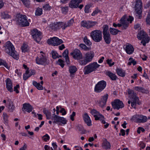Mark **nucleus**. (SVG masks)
<instances>
[{
	"instance_id": "nucleus-58",
	"label": "nucleus",
	"mask_w": 150,
	"mask_h": 150,
	"mask_svg": "<svg viewBox=\"0 0 150 150\" xmlns=\"http://www.w3.org/2000/svg\"><path fill=\"white\" fill-rule=\"evenodd\" d=\"M59 63L58 64L60 65L62 68H63L64 66V61L60 59H59L58 60Z\"/></svg>"
},
{
	"instance_id": "nucleus-54",
	"label": "nucleus",
	"mask_w": 150,
	"mask_h": 150,
	"mask_svg": "<svg viewBox=\"0 0 150 150\" xmlns=\"http://www.w3.org/2000/svg\"><path fill=\"white\" fill-rule=\"evenodd\" d=\"M146 22L147 25H150V15L149 13L146 19Z\"/></svg>"
},
{
	"instance_id": "nucleus-52",
	"label": "nucleus",
	"mask_w": 150,
	"mask_h": 150,
	"mask_svg": "<svg viewBox=\"0 0 150 150\" xmlns=\"http://www.w3.org/2000/svg\"><path fill=\"white\" fill-rule=\"evenodd\" d=\"M43 8L45 10H50L51 9V7L48 4H47L43 6Z\"/></svg>"
},
{
	"instance_id": "nucleus-30",
	"label": "nucleus",
	"mask_w": 150,
	"mask_h": 150,
	"mask_svg": "<svg viewBox=\"0 0 150 150\" xmlns=\"http://www.w3.org/2000/svg\"><path fill=\"white\" fill-rule=\"evenodd\" d=\"M106 74L112 80H115L117 79V77L116 76L115 74L112 73L110 71L107 72Z\"/></svg>"
},
{
	"instance_id": "nucleus-23",
	"label": "nucleus",
	"mask_w": 150,
	"mask_h": 150,
	"mask_svg": "<svg viewBox=\"0 0 150 150\" xmlns=\"http://www.w3.org/2000/svg\"><path fill=\"white\" fill-rule=\"evenodd\" d=\"M6 86L8 91L10 92H13V88L12 83L11 80L8 78L6 80Z\"/></svg>"
},
{
	"instance_id": "nucleus-61",
	"label": "nucleus",
	"mask_w": 150,
	"mask_h": 150,
	"mask_svg": "<svg viewBox=\"0 0 150 150\" xmlns=\"http://www.w3.org/2000/svg\"><path fill=\"white\" fill-rule=\"evenodd\" d=\"M60 112L62 113L63 115H65L66 114V111L64 108H62L60 111Z\"/></svg>"
},
{
	"instance_id": "nucleus-46",
	"label": "nucleus",
	"mask_w": 150,
	"mask_h": 150,
	"mask_svg": "<svg viewBox=\"0 0 150 150\" xmlns=\"http://www.w3.org/2000/svg\"><path fill=\"white\" fill-rule=\"evenodd\" d=\"M1 65L4 66L7 69L8 68L7 64L6 62L2 59H0V66Z\"/></svg>"
},
{
	"instance_id": "nucleus-24",
	"label": "nucleus",
	"mask_w": 150,
	"mask_h": 150,
	"mask_svg": "<svg viewBox=\"0 0 150 150\" xmlns=\"http://www.w3.org/2000/svg\"><path fill=\"white\" fill-rule=\"evenodd\" d=\"M23 109L28 112L32 111L33 110L32 106L29 103H24L23 105Z\"/></svg>"
},
{
	"instance_id": "nucleus-47",
	"label": "nucleus",
	"mask_w": 150,
	"mask_h": 150,
	"mask_svg": "<svg viewBox=\"0 0 150 150\" xmlns=\"http://www.w3.org/2000/svg\"><path fill=\"white\" fill-rule=\"evenodd\" d=\"M129 62L128 63V64L130 65L132 64L134 65H135L136 64V62L133 60L132 58L130 57L129 59Z\"/></svg>"
},
{
	"instance_id": "nucleus-1",
	"label": "nucleus",
	"mask_w": 150,
	"mask_h": 150,
	"mask_svg": "<svg viewBox=\"0 0 150 150\" xmlns=\"http://www.w3.org/2000/svg\"><path fill=\"white\" fill-rule=\"evenodd\" d=\"M5 47V52L6 53L15 59H18L19 57V54L15 50L14 47L10 42L9 41L6 42Z\"/></svg>"
},
{
	"instance_id": "nucleus-4",
	"label": "nucleus",
	"mask_w": 150,
	"mask_h": 150,
	"mask_svg": "<svg viewBox=\"0 0 150 150\" xmlns=\"http://www.w3.org/2000/svg\"><path fill=\"white\" fill-rule=\"evenodd\" d=\"M128 93L131 100V101L129 100L128 101V103L129 104H130L131 101L132 106L133 108H135L137 103L139 104L138 102L139 99L138 97L136 96V93L134 92L132 90L130 89L128 90Z\"/></svg>"
},
{
	"instance_id": "nucleus-17",
	"label": "nucleus",
	"mask_w": 150,
	"mask_h": 150,
	"mask_svg": "<svg viewBox=\"0 0 150 150\" xmlns=\"http://www.w3.org/2000/svg\"><path fill=\"white\" fill-rule=\"evenodd\" d=\"M91 114L93 116L96 120H102L104 119V117L99 112L95 109L92 110L90 112Z\"/></svg>"
},
{
	"instance_id": "nucleus-11",
	"label": "nucleus",
	"mask_w": 150,
	"mask_h": 150,
	"mask_svg": "<svg viewBox=\"0 0 150 150\" xmlns=\"http://www.w3.org/2000/svg\"><path fill=\"white\" fill-rule=\"evenodd\" d=\"M112 105L114 109L119 110L124 107V105L122 102L119 99L115 100L113 102H112Z\"/></svg>"
},
{
	"instance_id": "nucleus-42",
	"label": "nucleus",
	"mask_w": 150,
	"mask_h": 150,
	"mask_svg": "<svg viewBox=\"0 0 150 150\" xmlns=\"http://www.w3.org/2000/svg\"><path fill=\"white\" fill-rule=\"evenodd\" d=\"M77 129L82 134L85 133V130L83 126L81 125H79L77 126Z\"/></svg>"
},
{
	"instance_id": "nucleus-6",
	"label": "nucleus",
	"mask_w": 150,
	"mask_h": 150,
	"mask_svg": "<svg viewBox=\"0 0 150 150\" xmlns=\"http://www.w3.org/2000/svg\"><path fill=\"white\" fill-rule=\"evenodd\" d=\"M137 38L142 40L141 43L144 46H145L146 43H148L149 40V37L147 34L144 30L141 31L137 35Z\"/></svg>"
},
{
	"instance_id": "nucleus-59",
	"label": "nucleus",
	"mask_w": 150,
	"mask_h": 150,
	"mask_svg": "<svg viewBox=\"0 0 150 150\" xmlns=\"http://www.w3.org/2000/svg\"><path fill=\"white\" fill-rule=\"evenodd\" d=\"M51 112L49 111L47 113V114L46 115L47 119L49 120L50 119H51Z\"/></svg>"
},
{
	"instance_id": "nucleus-3",
	"label": "nucleus",
	"mask_w": 150,
	"mask_h": 150,
	"mask_svg": "<svg viewBox=\"0 0 150 150\" xmlns=\"http://www.w3.org/2000/svg\"><path fill=\"white\" fill-rule=\"evenodd\" d=\"M100 66V65L98 64L96 62H93L89 64L84 68L83 72L84 74H88L93 71H95Z\"/></svg>"
},
{
	"instance_id": "nucleus-15",
	"label": "nucleus",
	"mask_w": 150,
	"mask_h": 150,
	"mask_svg": "<svg viewBox=\"0 0 150 150\" xmlns=\"http://www.w3.org/2000/svg\"><path fill=\"white\" fill-rule=\"evenodd\" d=\"M31 32V35L33 38L36 39V36H38V39L36 40L37 42H40L42 38L41 32L36 29H34Z\"/></svg>"
},
{
	"instance_id": "nucleus-28",
	"label": "nucleus",
	"mask_w": 150,
	"mask_h": 150,
	"mask_svg": "<svg viewBox=\"0 0 150 150\" xmlns=\"http://www.w3.org/2000/svg\"><path fill=\"white\" fill-rule=\"evenodd\" d=\"M103 38L105 43L107 44L110 43L111 41V38L110 34L103 35Z\"/></svg>"
},
{
	"instance_id": "nucleus-57",
	"label": "nucleus",
	"mask_w": 150,
	"mask_h": 150,
	"mask_svg": "<svg viewBox=\"0 0 150 150\" xmlns=\"http://www.w3.org/2000/svg\"><path fill=\"white\" fill-rule=\"evenodd\" d=\"M52 57L54 59H56L57 57V53L55 52L52 51L51 52Z\"/></svg>"
},
{
	"instance_id": "nucleus-60",
	"label": "nucleus",
	"mask_w": 150,
	"mask_h": 150,
	"mask_svg": "<svg viewBox=\"0 0 150 150\" xmlns=\"http://www.w3.org/2000/svg\"><path fill=\"white\" fill-rule=\"evenodd\" d=\"M106 62L110 66H111L114 64V62H113L111 63L112 62L111 59H108L106 60Z\"/></svg>"
},
{
	"instance_id": "nucleus-31",
	"label": "nucleus",
	"mask_w": 150,
	"mask_h": 150,
	"mask_svg": "<svg viewBox=\"0 0 150 150\" xmlns=\"http://www.w3.org/2000/svg\"><path fill=\"white\" fill-rule=\"evenodd\" d=\"M116 72L118 75L122 77H124L125 76V71L121 69L117 68L116 70Z\"/></svg>"
},
{
	"instance_id": "nucleus-36",
	"label": "nucleus",
	"mask_w": 150,
	"mask_h": 150,
	"mask_svg": "<svg viewBox=\"0 0 150 150\" xmlns=\"http://www.w3.org/2000/svg\"><path fill=\"white\" fill-rule=\"evenodd\" d=\"M1 16L2 18L5 19L10 18V16L5 12H1Z\"/></svg>"
},
{
	"instance_id": "nucleus-19",
	"label": "nucleus",
	"mask_w": 150,
	"mask_h": 150,
	"mask_svg": "<svg viewBox=\"0 0 150 150\" xmlns=\"http://www.w3.org/2000/svg\"><path fill=\"white\" fill-rule=\"evenodd\" d=\"M108 96V94H106L102 96L100 100L98 101V104L100 106L103 108L105 105Z\"/></svg>"
},
{
	"instance_id": "nucleus-41",
	"label": "nucleus",
	"mask_w": 150,
	"mask_h": 150,
	"mask_svg": "<svg viewBox=\"0 0 150 150\" xmlns=\"http://www.w3.org/2000/svg\"><path fill=\"white\" fill-rule=\"evenodd\" d=\"M3 117L4 119V123L7 124L8 122V116L6 113L4 112L3 113Z\"/></svg>"
},
{
	"instance_id": "nucleus-27",
	"label": "nucleus",
	"mask_w": 150,
	"mask_h": 150,
	"mask_svg": "<svg viewBox=\"0 0 150 150\" xmlns=\"http://www.w3.org/2000/svg\"><path fill=\"white\" fill-rule=\"evenodd\" d=\"M102 146L103 148L107 149H110L111 145L110 143L106 139H105L102 144Z\"/></svg>"
},
{
	"instance_id": "nucleus-50",
	"label": "nucleus",
	"mask_w": 150,
	"mask_h": 150,
	"mask_svg": "<svg viewBox=\"0 0 150 150\" xmlns=\"http://www.w3.org/2000/svg\"><path fill=\"white\" fill-rule=\"evenodd\" d=\"M27 45L25 44H23L22 47V51L23 52H25L28 51Z\"/></svg>"
},
{
	"instance_id": "nucleus-7",
	"label": "nucleus",
	"mask_w": 150,
	"mask_h": 150,
	"mask_svg": "<svg viewBox=\"0 0 150 150\" xmlns=\"http://www.w3.org/2000/svg\"><path fill=\"white\" fill-rule=\"evenodd\" d=\"M17 22L18 23L19 25L23 26H28L29 24L27 20L26 16L24 15H18Z\"/></svg>"
},
{
	"instance_id": "nucleus-2",
	"label": "nucleus",
	"mask_w": 150,
	"mask_h": 150,
	"mask_svg": "<svg viewBox=\"0 0 150 150\" xmlns=\"http://www.w3.org/2000/svg\"><path fill=\"white\" fill-rule=\"evenodd\" d=\"M133 20V18L131 16H129L128 18H126L125 16H124L122 17L120 19V24L118 23L116 24L114 23L113 25L115 27H117V26L120 27L121 26H123L122 29H125L128 26V22H130V23H131Z\"/></svg>"
},
{
	"instance_id": "nucleus-22",
	"label": "nucleus",
	"mask_w": 150,
	"mask_h": 150,
	"mask_svg": "<svg viewBox=\"0 0 150 150\" xmlns=\"http://www.w3.org/2000/svg\"><path fill=\"white\" fill-rule=\"evenodd\" d=\"M94 56V53L93 51H90L85 54V59L88 63L91 61Z\"/></svg>"
},
{
	"instance_id": "nucleus-63",
	"label": "nucleus",
	"mask_w": 150,
	"mask_h": 150,
	"mask_svg": "<svg viewBox=\"0 0 150 150\" xmlns=\"http://www.w3.org/2000/svg\"><path fill=\"white\" fill-rule=\"evenodd\" d=\"M75 112H73L72 114L70 115V119L72 121H73L74 120V117L75 116Z\"/></svg>"
},
{
	"instance_id": "nucleus-53",
	"label": "nucleus",
	"mask_w": 150,
	"mask_h": 150,
	"mask_svg": "<svg viewBox=\"0 0 150 150\" xmlns=\"http://www.w3.org/2000/svg\"><path fill=\"white\" fill-rule=\"evenodd\" d=\"M42 138L44 141L47 142V140H49L50 137L48 134H46L43 136Z\"/></svg>"
},
{
	"instance_id": "nucleus-9",
	"label": "nucleus",
	"mask_w": 150,
	"mask_h": 150,
	"mask_svg": "<svg viewBox=\"0 0 150 150\" xmlns=\"http://www.w3.org/2000/svg\"><path fill=\"white\" fill-rule=\"evenodd\" d=\"M106 83L104 81L102 80L98 82L96 85L94 90L96 93H100L105 88Z\"/></svg>"
},
{
	"instance_id": "nucleus-38",
	"label": "nucleus",
	"mask_w": 150,
	"mask_h": 150,
	"mask_svg": "<svg viewBox=\"0 0 150 150\" xmlns=\"http://www.w3.org/2000/svg\"><path fill=\"white\" fill-rule=\"evenodd\" d=\"M32 74H30L29 75H28V74L29 73V71L26 70L25 73L24 74L23 76V79L24 80H26L29 77L31 76L32 74H33V72L32 71Z\"/></svg>"
},
{
	"instance_id": "nucleus-40",
	"label": "nucleus",
	"mask_w": 150,
	"mask_h": 150,
	"mask_svg": "<svg viewBox=\"0 0 150 150\" xmlns=\"http://www.w3.org/2000/svg\"><path fill=\"white\" fill-rule=\"evenodd\" d=\"M79 46L82 49L86 51L90 50L91 49L90 47H87L85 45L81 44L79 45Z\"/></svg>"
},
{
	"instance_id": "nucleus-49",
	"label": "nucleus",
	"mask_w": 150,
	"mask_h": 150,
	"mask_svg": "<svg viewBox=\"0 0 150 150\" xmlns=\"http://www.w3.org/2000/svg\"><path fill=\"white\" fill-rule=\"evenodd\" d=\"M62 12L64 13H66L68 12V7H61Z\"/></svg>"
},
{
	"instance_id": "nucleus-43",
	"label": "nucleus",
	"mask_w": 150,
	"mask_h": 150,
	"mask_svg": "<svg viewBox=\"0 0 150 150\" xmlns=\"http://www.w3.org/2000/svg\"><path fill=\"white\" fill-rule=\"evenodd\" d=\"M140 115H134L132 118V120L135 122L138 123Z\"/></svg>"
},
{
	"instance_id": "nucleus-35",
	"label": "nucleus",
	"mask_w": 150,
	"mask_h": 150,
	"mask_svg": "<svg viewBox=\"0 0 150 150\" xmlns=\"http://www.w3.org/2000/svg\"><path fill=\"white\" fill-rule=\"evenodd\" d=\"M8 108L10 112H13L15 109V106L13 103L11 101H10L8 105Z\"/></svg>"
},
{
	"instance_id": "nucleus-10",
	"label": "nucleus",
	"mask_w": 150,
	"mask_h": 150,
	"mask_svg": "<svg viewBox=\"0 0 150 150\" xmlns=\"http://www.w3.org/2000/svg\"><path fill=\"white\" fill-rule=\"evenodd\" d=\"M48 43L52 45L55 46L59 45L63 42L61 39H59L56 37H54L51 39L47 40Z\"/></svg>"
},
{
	"instance_id": "nucleus-44",
	"label": "nucleus",
	"mask_w": 150,
	"mask_h": 150,
	"mask_svg": "<svg viewBox=\"0 0 150 150\" xmlns=\"http://www.w3.org/2000/svg\"><path fill=\"white\" fill-rule=\"evenodd\" d=\"M134 89L138 91L141 92L142 93H145L146 91L143 88L141 87L137 86L134 87Z\"/></svg>"
},
{
	"instance_id": "nucleus-16",
	"label": "nucleus",
	"mask_w": 150,
	"mask_h": 150,
	"mask_svg": "<svg viewBox=\"0 0 150 150\" xmlns=\"http://www.w3.org/2000/svg\"><path fill=\"white\" fill-rule=\"evenodd\" d=\"M97 23L96 21H83L81 22V24L82 26L87 28H90L95 25Z\"/></svg>"
},
{
	"instance_id": "nucleus-48",
	"label": "nucleus",
	"mask_w": 150,
	"mask_h": 150,
	"mask_svg": "<svg viewBox=\"0 0 150 150\" xmlns=\"http://www.w3.org/2000/svg\"><path fill=\"white\" fill-rule=\"evenodd\" d=\"M24 5L27 7H28L30 4V2L29 0H21Z\"/></svg>"
},
{
	"instance_id": "nucleus-25",
	"label": "nucleus",
	"mask_w": 150,
	"mask_h": 150,
	"mask_svg": "<svg viewBox=\"0 0 150 150\" xmlns=\"http://www.w3.org/2000/svg\"><path fill=\"white\" fill-rule=\"evenodd\" d=\"M125 50L127 53L128 54H132L134 51V48L131 45L129 44L126 45Z\"/></svg>"
},
{
	"instance_id": "nucleus-33",
	"label": "nucleus",
	"mask_w": 150,
	"mask_h": 150,
	"mask_svg": "<svg viewBox=\"0 0 150 150\" xmlns=\"http://www.w3.org/2000/svg\"><path fill=\"white\" fill-rule=\"evenodd\" d=\"M103 35L110 34L109 32L108 27L107 25H103Z\"/></svg>"
},
{
	"instance_id": "nucleus-39",
	"label": "nucleus",
	"mask_w": 150,
	"mask_h": 150,
	"mask_svg": "<svg viewBox=\"0 0 150 150\" xmlns=\"http://www.w3.org/2000/svg\"><path fill=\"white\" fill-rule=\"evenodd\" d=\"M42 13V8H37L35 11V15L36 16H40L41 15Z\"/></svg>"
},
{
	"instance_id": "nucleus-64",
	"label": "nucleus",
	"mask_w": 150,
	"mask_h": 150,
	"mask_svg": "<svg viewBox=\"0 0 150 150\" xmlns=\"http://www.w3.org/2000/svg\"><path fill=\"white\" fill-rule=\"evenodd\" d=\"M27 146L25 144L24 145L23 147H21L20 149L19 150H26L27 149Z\"/></svg>"
},
{
	"instance_id": "nucleus-62",
	"label": "nucleus",
	"mask_w": 150,
	"mask_h": 150,
	"mask_svg": "<svg viewBox=\"0 0 150 150\" xmlns=\"http://www.w3.org/2000/svg\"><path fill=\"white\" fill-rule=\"evenodd\" d=\"M19 86L18 84H17L16 85V86H15L14 88V91H15L16 93H19V91L18 90V88H19Z\"/></svg>"
},
{
	"instance_id": "nucleus-13",
	"label": "nucleus",
	"mask_w": 150,
	"mask_h": 150,
	"mask_svg": "<svg viewBox=\"0 0 150 150\" xmlns=\"http://www.w3.org/2000/svg\"><path fill=\"white\" fill-rule=\"evenodd\" d=\"M142 4L141 0H137L136 1L134 8L137 13L140 15L142 11Z\"/></svg>"
},
{
	"instance_id": "nucleus-12",
	"label": "nucleus",
	"mask_w": 150,
	"mask_h": 150,
	"mask_svg": "<svg viewBox=\"0 0 150 150\" xmlns=\"http://www.w3.org/2000/svg\"><path fill=\"white\" fill-rule=\"evenodd\" d=\"M49 27L52 30L54 31H56L61 28L62 29L63 26L62 22H56L52 23L50 24Z\"/></svg>"
},
{
	"instance_id": "nucleus-45",
	"label": "nucleus",
	"mask_w": 150,
	"mask_h": 150,
	"mask_svg": "<svg viewBox=\"0 0 150 150\" xmlns=\"http://www.w3.org/2000/svg\"><path fill=\"white\" fill-rule=\"evenodd\" d=\"M83 41L85 43L88 45H90L92 44V43L90 40L88 39L86 36H85L84 37Z\"/></svg>"
},
{
	"instance_id": "nucleus-34",
	"label": "nucleus",
	"mask_w": 150,
	"mask_h": 150,
	"mask_svg": "<svg viewBox=\"0 0 150 150\" xmlns=\"http://www.w3.org/2000/svg\"><path fill=\"white\" fill-rule=\"evenodd\" d=\"M33 84L38 90H42L43 89V87L39 83H38L36 81H34L33 82Z\"/></svg>"
},
{
	"instance_id": "nucleus-32",
	"label": "nucleus",
	"mask_w": 150,
	"mask_h": 150,
	"mask_svg": "<svg viewBox=\"0 0 150 150\" xmlns=\"http://www.w3.org/2000/svg\"><path fill=\"white\" fill-rule=\"evenodd\" d=\"M147 120V117L145 116L140 115L138 123L145 122Z\"/></svg>"
},
{
	"instance_id": "nucleus-26",
	"label": "nucleus",
	"mask_w": 150,
	"mask_h": 150,
	"mask_svg": "<svg viewBox=\"0 0 150 150\" xmlns=\"http://www.w3.org/2000/svg\"><path fill=\"white\" fill-rule=\"evenodd\" d=\"M74 22L73 19H71L69 21H68L67 23L62 22V24L63 27L62 30L65 29V28L68 27H69L72 25Z\"/></svg>"
},
{
	"instance_id": "nucleus-20",
	"label": "nucleus",
	"mask_w": 150,
	"mask_h": 150,
	"mask_svg": "<svg viewBox=\"0 0 150 150\" xmlns=\"http://www.w3.org/2000/svg\"><path fill=\"white\" fill-rule=\"evenodd\" d=\"M82 1V0H71L69 4V6L72 8H77Z\"/></svg>"
},
{
	"instance_id": "nucleus-51",
	"label": "nucleus",
	"mask_w": 150,
	"mask_h": 150,
	"mask_svg": "<svg viewBox=\"0 0 150 150\" xmlns=\"http://www.w3.org/2000/svg\"><path fill=\"white\" fill-rule=\"evenodd\" d=\"M88 63L85 59H81L79 61V63L81 65H86Z\"/></svg>"
},
{
	"instance_id": "nucleus-55",
	"label": "nucleus",
	"mask_w": 150,
	"mask_h": 150,
	"mask_svg": "<svg viewBox=\"0 0 150 150\" xmlns=\"http://www.w3.org/2000/svg\"><path fill=\"white\" fill-rule=\"evenodd\" d=\"M68 50L67 49H66L63 53V56L65 58H68Z\"/></svg>"
},
{
	"instance_id": "nucleus-29",
	"label": "nucleus",
	"mask_w": 150,
	"mask_h": 150,
	"mask_svg": "<svg viewBox=\"0 0 150 150\" xmlns=\"http://www.w3.org/2000/svg\"><path fill=\"white\" fill-rule=\"evenodd\" d=\"M77 70L76 67L74 66H71L69 67V71L70 73V76H72V75L74 74Z\"/></svg>"
},
{
	"instance_id": "nucleus-37",
	"label": "nucleus",
	"mask_w": 150,
	"mask_h": 150,
	"mask_svg": "<svg viewBox=\"0 0 150 150\" xmlns=\"http://www.w3.org/2000/svg\"><path fill=\"white\" fill-rule=\"evenodd\" d=\"M109 30L110 33L113 35H116L117 34L118 32L119 31L116 29L111 28H110Z\"/></svg>"
},
{
	"instance_id": "nucleus-21",
	"label": "nucleus",
	"mask_w": 150,
	"mask_h": 150,
	"mask_svg": "<svg viewBox=\"0 0 150 150\" xmlns=\"http://www.w3.org/2000/svg\"><path fill=\"white\" fill-rule=\"evenodd\" d=\"M83 119L85 122L87 124L88 126H90L91 125V121L90 117L88 114L86 113H85L82 115Z\"/></svg>"
},
{
	"instance_id": "nucleus-5",
	"label": "nucleus",
	"mask_w": 150,
	"mask_h": 150,
	"mask_svg": "<svg viewBox=\"0 0 150 150\" xmlns=\"http://www.w3.org/2000/svg\"><path fill=\"white\" fill-rule=\"evenodd\" d=\"M90 36L94 41L97 42H100L102 40V32L100 30L92 31L90 33Z\"/></svg>"
},
{
	"instance_id": "nucleus-56",
	"label": "nucleus",
	"mask_w": 150,
	"mask_h": 150,
	"mask_svg": "<svg viewBox=\"0 0 150 150\" xmlns=\"http://www.w3.org/2000/svg\"><path fill=\"white\" fill-rule=\"evenodd\" d=\"M91 7V5H86L85 8V12L86 13H88L89 11V8Z\"/></svg>"
},
{
	"instance_id": "nucleus-8",
	"label": "nucleus",
	"mask_w": 150,
	"mask_h": 150,
	"mask_svg": "<svg viewBox=\"0 0 150 150\" xmlns=\"http://www.w3.org/2000/svg\"><path fill=\"white\" fill-rule=\"evenodd\" d=\"M53 115V116L52 117L51 120L53 123L57 124L61 123L64 125H65L67 123V120L65 118L55 115V113H54Z\"/></svg>"
},
{
	"instance_id": "nucleus-14",
	"label": "nucleus",
	"mask_w": 150,
	"mask_h": 150,
	"mask_svg": "<svg viewBox=\"0 0 150 150\" xmlns=\"http://www.w3.org/2000/svg\"><path fill=\"white\" fill-rule=\"evenodd\" d=\"M70 54L72 56L73 58L77 60H79L82 59V54L80 51L77 49H75L70 53Z\"/></svg>"
},
{
	"instance_id": "nucleus-18",
	"label": "nucleus",
	"mask_w": 150,
	"mask_h": 150,
	"mask_svg": "<svg viewBox=\"0 0 150 150\" xmlns=\"http://www.w3.org/2000/svg\"><path fill=\"white\" fill-rule=\"evenodd\" d=\"M37 64L40 65H44L47 63V60L45 56L41 54L39 57H37L36 59Z\"/></svg>"
}]
</instances>
